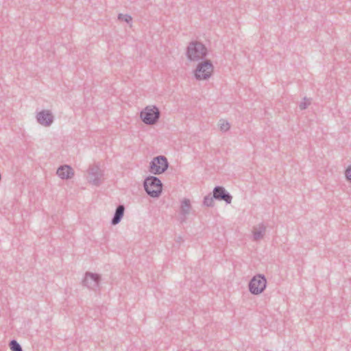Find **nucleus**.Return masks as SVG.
Segmentation results:
<instances>
[{
    "label": "nucleus",
    "mask_w": 351,
    "mask_h": 351,
    "mask_svg": "<svg viewBox=\"0 0 351 351\" xmlns=\"http://www.w3.org/2000/svg\"><path fill=\"white\" fill-rule=\"evenodd\" d=\"M160 117V112L156 106H147L140 113L142 121L146 125L156 123Z\"/></svg>",
    "instance_id": "nucleus-3"
},
{
    "label": "nucleus",
    "mask_w": 351,
    "mask_h": 351,
    "mask_svg": "<svg viewBox=\"0 0 351 351\" xmlns=\"http://www.w3.org/2000/svg\"><path fill=\"white\" fill-rule=\"evenodd\" d=\"M169 167V162L164 156H158L153 158L149 163V171L154 175L164 173Z\"/></svg>",
    "instance_id": "nucleus-5"
},
{
    "label": "nucleus",
    "mask_w": 351,
    "mask_h": 351,
    "mask_svg": "<svg viewBox=\"0 0 351 351\" xmlns=\"http://www.w3.org/2000/svg\"><path fill=\"white\" fill-rule=\"evenodd\" d=\"M101 276L98 274H94L87 271L82 281L83 285L92 290H96L99 288Z\"/></svg>",
    "instance_id": "nucleus-7"
},
{
    "label": "nucleus",
    "mask_w": 351,
    "mask_h": 351,
    "mask_svg": "<svg viewBox=\"0 0 351 351\" xmlns=\"http://www.w3.org/2000/svg\"><path fill=\"white\" fill-rule=\"evenodd\" d=\"M267 280L263 274L254 276L249 282V291L253 295L261 293L266 288Z\"/></svg>",
    "instance_id": "nucleus-6"
},
{
    "label": "nucleus",
    "mask_w": 351,
    "mask_h": 351,
    "mask_svg": "<svg viewBox=\"0 0 351 351\" xmlns=\"http://www.w3.org/2000/svg\"><path fill=\"white\" fill-rule=\"evenodd\" d=\"M118 19L121 20V21H125L127 23H130L132 21V20L131 16H130L128 14H119L118 15Z\"/></svg>",
    "instance_id": "nucleus-18"
},
{
    "label": "nucleus",
    "mask_w": 351,
    "mask_h": 351,
    "mask_svg": "<svg viewBox=\"0 0 351 351\" xmlns=\"http://www.w3.org/2000/svg\"><path fill=\"white\" fill-rule=\"evenodd\" d=\"M213 197L217 200L224 201L228 204H230L232 202V196L223 186H215L213 189Z\"/></svg>",
    "instance_id": "nucleus-9"
},
{
    "label": "nucleus",
    "mask_w": 351,
    "mask_h": 351,
    "mask_svg": "<svg viewBox=\"0 0 351 351\" xmlns=\"http://www.w3.org/2000/svg\"><path fill=\"white\" fill-rule=\"evenodd\" d=\"M9 346L12 351H23L21 346L15 339H12L10 341Z\"/></svg>",
    "instance_id": "nucleus-16"
},
{
    "label": "nucleus",
    "mask_w": 351,
    "mask_h": 351,
    "mask_svg": "<svg viewBox=\"0 0 351 351\" xmlns=\"http://www.w3.org/2000/svg\"><path fill=\"white\" fill-rule=\"evenodd\" d=\"M214 199L213 194L209 193L208 195L205 196L203 201V204L208 207H213L214 206Z\"/></svg>",
    "instance_id": "nucleus-15"
},
{
    "label": "nucleus",
    "mask_w": 351,
    "mask_h": 351,
    "mask_svg": "<svg viewBox=\"0 0 351 351\" xmlns=\"http://www.w3.org/2000/svg\"><path fill=\"white\" fill-rule=\"evenodd\" d=\"M266 228L263 223H260L258 228H254L253 230V237L254 241H258L261 239L265 233Z\"/></svg>",
    "instance_id": "nucleus-14"
},
{
    "label": "nucleus",
    "mask_w": 351,
    "mask_h": 351,
    "mask_svg": "<svg viewBox=\"0 0 351 351\" xmlns=\"http://www.w3.org/2000/svg\"><path fill=\"white\" fill-rule=\"evenodd\" d=\"M88 182L95 186H99L101 184V178L102 172L98 165L90 166L88 170Z\"/></svg>",
    "instance_id": "nucleus-8"
},
{
    "label": "nucleus",
    "mask_w": 351,
    "mask_h": 351,
    "mask_svg": "<svg viewBox=\"0 0 351 351\" xmlns=\"http://www.w3.org/2000/svg\"><path fill=\"white\" fill-rule=\"evenodd\" d=\"M125 209V206L123 204H119L117 206L111 219L110 223L112 225L115 226L120 223L122 218L123 217Z\"/></svg>",
    "instance_id": "nucleus-13"
},
{
    "label": "nucleus",
    "mask_w": 351,
    "mask_h": 351,
    "mask_svg": "<svg viewBox=\"0 0 351 351\" xmlns=\"http://www.w3.org/2000/svg\"><path fill=\"white\" fill-rule=\"evenodd\" d=\"M56 173L57 175L62 180L71 179L74 175V171L73 169L70 166L66 165L60 166L57 169Z\"/></svg>",
    "instance_id": "nucleus-11"
},
{
    "label": "nucleus",
    "mask_w": 351,
    "mask_h": 351,
    "mask_svg": "<svg viewBox=\"0 0 351 351\" xmlns=\"http://www.w3.org/2000/svg\"><path fill=\"white\" fill-rule=\"evenodd\" d=\"M191 209V202L189 199L184 198L181 202L180 205V222L184 223L186 220V216L189 214L190 210Z\"/></svg>",
    "instance_id": "nucleus-12"
},
{
    "label": "nucleus",
    "mask_w": 351,
    "mask_h": 351,
    "mask_svg": "<svg viewBox=\"0 0 351 351\" xmlns=\"http://www.w3.org/2000/svg\"><path fill=\"white\" fill-rule=\"evenodd\" d=\"M214 66L210 60H206L205 61L198 63L195 70L194 71L195 77L197 80H206L210 77L213 72Z\"/></svg>",
    "instance_id": "nucleus-4"
},
{
    "label": "nucleus",
    "mask_w": 351,
    "mask_h": 351,
    "mask_svg": "<svg viewBox=\"0 0 351 351\" xmlns=\"http://www.w3.org/2000/svg\"><path fill=\"white\" fill-rule=\"evenodd\" d=\"M311 104V101L308 99H306V97L304 98V101H302L299 104V108L300 110H303L307 108V107Z\"/></svg>",
    "instance_id": "nucleus-19"
},
{
    "label": "nucleus",
    "mask_w": 351,
    "mask_h": 351,
    "mask_svg": "<svg viewBox=\"0 0 351 351\" xmlns=\"http://www.w3.org/2000/svg\"><path fill=\"white\" fill-rule=\"evenodd\" d=\"M186 57L190 61H199L204 58L208 54L206 46L199 41L189 43L186 48Z\"/></svg>",
    "instance_id": "nucleus-1"
},
{
    "label": "nucleus",
    "mask_w": 351,
    "mask_h": 351,
    "mask_svg": "<svg viewBox=\"0 0 351 351\" xmlns=\"http://www.w3.org/2000/svg\"><path fill=\"white\" fill-rule=\"evenodd\" d=\"M143 186L145 191L150 197L156 198L160 196L162 183L158 177L153 176L147 177L144 180Z\"/></svg>",
    "instance_id": "nucleus-2"
},
{
    "label": "nucleus",
    "mask_w": 351,
    "mask_h": 351,
    "mask_svg": "<svg viewBox=\"0 0 351 351\" xmlns=\"http://www.w3.org/2000/svg\"><path fill=\"white\" fill-rule=\"evenodd\" d=\"M219 126H220V130L223 132L229 130V129L230 128V123L228 121H226L223 119H221L219 121Z\"/></svg>",
    "instance_id": "nucleus-17"
},
{
    "label": "nucleus",
    "mask_w": 351,
    "mask_h": 351,
    "mask_svg": "<svg viewBox=\"0 0 351 351\" xmlns=\"http://www.w3.org/2000/svg\"><path fill=\"white\" fill-rule=\"evenodd\" d=\"M36 120L38 123L43 126H50L54 120V117L51 112L49 110H42L36 114Z\"/></svg>",
    "instance_id": "nucleus-10"
},
{
    "label": "nucleus",
    "mask_w": 351,
    "mask_h": 351,
    "mask_svg": "<svg viewBox=\"0 0 351 351\" xmlns=\"http://www.w3.org/2000/svg\"><path fill=\"white\" fill-rule=\"evenodd\" d=\"M345 176L348 181L351 182V165L348 167L345 171Z\"/></svg>",
    "instance_id": "nucleus-20"
}]
</instances>
